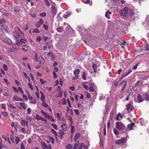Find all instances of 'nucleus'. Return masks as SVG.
<instances>
[{"instance_id":"f257e3e1","label":"nucleus","mask_w":149,"mask_h":149,"mask_svg":"<svg viewBox=\"0 0 149 149\" xmlns=\"http://www.w3.org/2000/svg\"><path fill=\"white\" fill-rule=\"evenodd\" d=\"M0 39L3 42L9 45H10L12 43V41L10 39L6 37V36L0 34Z\"/></svg>"},{"instance_id":"f03ea898","label":"nucleus","mask_w":149,"mask_h":149,"mask_svg":"<svg viewBox=\"0 0 149 149\" xmlns=\"http://www.w3.org/2000/svg\"><path fill=\"white\" fill-rule=\"evenodd\" d=\"M22 34V33L20 30L19 27H16L15 28V32H13V34L15 38H17Z\"/></svg>"},{"instance_id":"7ed1b4c3","label":"nucleus","mask_w":149,"mask_h":149,"mask_svg":"<svg viewBox=\"0 0 149 149\" xmlns=\"http://www.w3.org/2000/svg\"><path fill=\"white\" fill-rule=\"evenodd\" d=\"M128 8L125 7L119 11V13L121 16H126L128 14Z\"/></svg>"},{"instance_id":"20e7f679","label":"nucleus","mask_w":149,"mask_h":149,"mask_svg":"<svg viewBox=\"0 0 149 149\" xmlns=\"http://www.w3.org/2000/svg\"><path fill=\"white\" fill-rule=\"evenodd\" d=\"M53 4H52V6L51 8V16L52 17H54L57 13V10L55 7V4L54 3H53Z\"/></svg>"},{"instance_id":"39448f33","label":"nucleus","mask_w":149,"mask_h":149,"mask_svg":"<svg viewBox=\"0 0 149 149\" xmlns=\"http://www.w3.org/2000/svg\"><path fill=\"white\" fill-rule=\"evenodd\" d=\"M116 128L119 130H121L124 129L125 127L122 123L119 122L115 123Z\"/></svg>"},{"instance_id":"423d86ee","label":"nucleus","mask_w":149,"mask_h":149,"mask_svg":"<svg viewBox=\"0 0 149 149\" xmlns=\"http://www.w3.org/2000/svg\"><path fill=\"white\" fill-rule=\"evenodd\" d=\"M8 109L9 111L15 112V111L16 109V107H15L13 104H7Z\"/></svg>"},{"instance_id":"0eeeda50","label":"nucleus","mask_w":149,"mask_h":149,"mask_svg":"<svg viewBox=\"0 0 149 149\" xmlns=\"http://www.w3.org/2000/svg\"><path fill=\"white\" fill-rule=\"evenodd\" d=\"M127 141L126 138H122L120 139L117 140L116 141V144H119L120 143H123L125 142H126Z\"/></svg>"},{"instance_id":"6e6552de","label":"nucleus","mask_w":149,"mask_h":149,"mask_svg":"<svg viewBox=\"0 0 149 149\" xmlns=\"http://www.w3.org/2000/svg\"><path fill=\"white\" fill-rule=\"evenodd\" d=\"M43 23V19H40L39 21L36 22L35 24V26L37 28L40 27L41 26Z\"/></svg>"},{"instance_id":"1a4fd4ad","label":"nucleus","mask_w":149,"mask_h":149,"mask_svg":"<svg viewBox=\"0 0 149 149\" xmlns=\"http://www.w3.org/2000/svg\"><path fill=\"white\" fill-rule=\"evenodd\" d=\"M79 72L80 70L78 69L74 71V74L75 76L73 78V80L76 79L78 78L79 76L78 74H79Z\"/></svg>"},{"instance_id":"9d476101","label":"nucleus","mask_w":149,"mask_h":149,"mask_svg":"<svg viewBox=\"0 0 149 149\" xmlns=\"http://www.w3.org/2000/svg\"><path fill=\"white\" fill-rule=\"evenodd\" d=\"M41 146L44 149H51V147L50 145L48 146L44 142H42L41 143Z\"/></svg>"},{"instance_id":"9b49d317","label":"nucleus","mask_w":149,"mask_h":149,"mask_svg":"<svg viewBox=\"0 0 149 149\" xmlns=\"http://www.w3.org/2000/svg\"><path fill=\"white\" fill-rule=\"evenodd\" d=\"M133 108V106L131 104H128L126 105V109L129 112L132 110Z\"/></svg>"},{"instance_id":"f8f14e48","label":"nucleus","mask_w":149,"mask_h":149,"mask_svg":"<svg viewBox=\"0 0 149 149\" xmlns=\"http://www.w3.org/2000/svg\"><path fill=\"white\" fill-rule=\"evenodd\" d=\"M45 3L46 5L48 6H50V4H53V3H54L51 0H44Z\"/></svg>"},{"instance_id":"ddd939ff","label":"nucleus","mask_w":149,"mask_h":149,"mask_svg":"<svg viewBox=\"0 0 149 149\" xmlns=\"http://www.w3.org/2000/svg\"><path fill=\"white\" fill-rule=\"evenodd\" d=\"M123 118V116L122 114L120 113H118L116 118V120H120Z\"/></svg>"},{"instance_id":"4468645a","label":"nucleus","mask_w":149,"mask_h":149,"mask_svg":"<svg viewBox=\"0 0 149 149\" xmlns=\"http://www.w3.org/2000/svg\"><path fill=\"white\" fill-rule=\"evenodd\" d=\"M135 124L133 123H132L131 124L128 125L127 126V130H131L132 129L133 126Z\"/></svg>"},{"instance_id":"2eb2a0df","label":"nucleus","mask_w":149,"mask_h":149,"mask_svg":"<svg viewBox=\"0 0 149 149\" xmlns=\"http://www.w3.org/2000/svg\"><path fill=\"white\" fill-rule=\"evenodd\" d=\"M40 112L42 115L46 118L47 119L48 117H49V115L43 110H41Z\"/></svg>"},{"instance_id":"dca6fc26","label":"nucleus","mask_w":149,"mask_h":149,"mask_svg":"<svg viewBox=\"0 0 149 149\" xmlns=\"http://www.w3.org/2000/svg\"><path fill=\"white\" fill-rule=\"evenodd\" d=\"M25 38L24 37L23 38L21 39L20 40H17V41L19 44L22 43H26L27 42Z\"/></svg>"},{"instance_id":"f3484780","label":"nucleus","mask_w":149,"mask_h":149,"mask_svg":"<svg viewBox=\"0 0 149 149\" xmlns=\"http://www.w3.org/2000/svg\"><path fill=\"white\" fill-rule=\"evenodd\" d=\"M16 43L13 45V47L15 49H18L19 48V43L17 42V40H16Z\"/></svg>"},{"instance_id":"a211bd4d","label":"nucleus","mask_w":149,"mask_h":149,"mask_svg":"<svg viewBox=\"0 0 149 149\" xmlns=\"http://www.w3.org/2000/svg\"><path fill=\"white\" fill-rule=\"evenodd\" d=\"M13 99L15 101H22V100L21 98L16 95L13 96Z\"/></svg>"},{"instance_id":"6ab92c4d","label":"nucleus","mask_w":149,"mask_h":149,"mask_svg":"<svg viewBox=\"0 0 149 149\" xmlns=\"http://www.w3.org/2000/svg\"><path fill=\"white\" fill-rule=\"evenodd\" d=\"M40 93L41 94L40 100L42 102H44L45 100V97L44 95V94L42 91H40Z\"/></svg>"},{"instance_id":"aec40b11","label":"nucleus","mask_w":149,"mask_h":149,"mask_svg":"<svg viewBox=\"0 0 149 149\" xmlns=\"http://www.w3.org/2000/svg\"><path fill=\"white\" fill-rule=\"evenodd\" d=\"M111 14V13L110 11H107L106 12L105 16L107 19H109Z\"/></svg>"},{"instance_id":"412c9836","label":"nucleus","mask_w":149,"mask_h":149,"mask_svg":"<svg viewBox=\"0 0 149 149\" xmlns=\"http://www.w3.org/2000/svg\"><path fill=\"white\" fill-rule=\"evenodd\" d=\"M2 137L4 138L6 141H8L10 144L11 143L9 139V138L8 135H7L6 136L4 135H3L2 136Z\"/></svg>"},{"instance_id":"4be33fe9","label":"nucleus","mask_w":149,"mask_h":149,"mask_svg":"<svg viewBox=\"0 0 149 149\" xmlns=\"http://www.w3.org/2000/svg\"><path fill=\"white\" fill-rule=\"evenodd\" d=\"M22 49L24 51H26L28 49V47L27 45L25 44L22 45Z\"/></svg>"},{"instance_id":"5701e85b","label":"nucleus","mask_w":149,"mask_h":149,"mask_svg":"<svg viewBox=\"0 0 149 149\" xmlns=\"http://www.w3.org/2000/svg\"><path fill=\"white\" fill-rule=\"evenodd\" d=\"M19 105L24 109H26L27 108L26 104L25 103L21 102L19 104Z\"/></svg>"},{"instance_id":"b1692460","label":"nucleus","mask_w":149,"mask_h":149,"mask_svg":"<svg viewBox=\"0 0 149 149\" xmlns=\"http://www.w3.org/2000/svg\"><path fill=\"white\" fill-rule=\"evenodd\" d=\"M59 137L61 139H62L63 136L64 135V133L62 130H59Z\"/></svg>"},{"instance_id":"393cba45","label":"nucleus","mask_w":149,"mask_h":149,"mask_svg":"<svg viewBox=\"0 0 149 149\" xmlns=\"http://www.w3.org/2000/svg\"><path fill=\"white\" fill-rule=\"evenodd\" d=\"M92 67L94 72L96 73L97 71L96 69L97 67V65L96 64H94L92 65Z\"/></svg>"},{"instance_id":"a878e982","label":"nucleus","mask_w":149,"mask_h":149,"mask_svg":"<svg viewBox=\"0 0 149 149\" xmlns=\"http://www.w3.org/2000/svg\"><path fill=\"white\" fill-rule=\"evenodd\" d=\"M40 63L41 64H43L45 63V60L42 57H40L39 58Z\"/></svg>"},{"instance_id":"bb28decb","label":"nucleus","mask_w":149,"mask_h":149,"mask_svg":"<svg viewBox=\"0 0 149 149\" xmlns=\"http://www.w3.org/2000/svg\"><path fill=\"white\" fill-rule=\"evenodd\" d=\"M137 98L139 102H141L143 101L142 97L140 94L138 95Z\"/></svg>"},{"instance_id":"cd10ccee","label":"nucleus","mask_w":149,"mask_h":149,"mask_svg":"<svg viewBox=\"0 0 149 149\" xmlns=\"http://www.w3.org/2000/svg\"><path fill=\"white\" fill-rule=\"evenodd\" d=\"M62 129L63 131H65L67 129V126L66 124H63L61 126Z\"/></svg>"},{"instance_id":"c85d7f7f","label":"nucleus","mask_w":149,"mask_h":149,"mask_svg":"<svg viewBox=\"0 0 149 149\" xmlns=\"http://www.w3.org/2000/svg\"><path fill=\"white\" fill-rule=\"evenodd\" d=\"M71 15V13L70 12H68L67 13V14L64 15L63 16V17L65 18H66L68 17Z\"/></svg>"},{"instance_id":"c756f323","label":"nucleus","mask_w":149,"mask_h":149,"mask_svg":"<svg viewBox=\"0 0 149 149\" xmlns=\"http://www.w3.org/2000/svg\"><path fill=\"white\" fill-rule=\"evenodd\" d=\"M37 89V91L36 92L35 94L36 96L38 99H39L40 97L39 93L38 92V89L37 87H36Z\"/></svg>"},{"instance_id":"7c9ffc66","label":"nucleus","mask_w":149,"mask_h":149,"mask_svg":"<svg viewBox=\"0 0 149 149\" xmlns=\"http://www.w3.org/2000/svg\"><path fill=\"white\" fill-rule=\"evenodd\" d=\"M0 148L1 149H7V147L6 145H3L1 143H0Z\"/></svg>"},{"instance_id":"2f4dec72","label":"nucleus","mask_w":149,"mask_h":149,"mask_svg":"<svg viewBox=\"0 0 149 149\" xmlns=\"http://www.w3.org/2000/svg\"><path fill=\"white\" fill-rule=\"evenodd\" d=\"M36 119L38 120H43V118L40 116H39L37 114L36 115Z\"/></svg>"},{"instance_id":"473e14b6","label":"nucleus","mask_w":149,"mask_h":149,"mask_svg":"<svg viewBox=\"0 0 149 149\" xmlns=\"http://www.w3.org/2000/svg\"><path fill=\"white\" fill-rule=\"evenodd\" d=\"M145 22L149 26V16H148L146 18Z\"/></svg>"},{"instance_id":"72a5a7b5","label":"nucleus","mask_w":149,"mask_h":149,"mask_svg":"<svg viewBox=\"0 0 149 149\" xmlns=\"http://www.w3.org/2000/svg\"><path fill=\"white\" fill-rule=\"evenodd\" d=\"M56 30L58 32L61 33L63 31V29L60 26L58 28H57Z\"/></svg>"},{"instance_id":"f704fd0d","label":"nucleus","mask_w":149,"mask_h":149,"mask_svg":"<svg viewBox=\"0 0 149 149\" xmlns=\"http://www.w3.org/2000/svg\"><path fill=\"white\" fill-rule=\"evenodd\" d=\"M36 99H33L30 102V103L31 104H35L36 103Z\"/></svg>"},{"instance_id":"c9c22d12","label":"nucleus","mask_w":149,"mask_h":149,"mask_svg":"<svg viewBox=\"0 0 149 149\" xmlns=\"http://www.w3.org/2000/svg\"><path fill=\"white\" fill-rule=\"evenodd\" d=\"M72 145L70 144L67 145L66 146V149H72Z\"/></svg>"},{"instance_id":"e433bc0d","label":"nucleus","mask_w":149,"mask_h":149,"mask_svg":"<svg viewBox=\"0 0 149 149\" xmlns=\"http://www.w3.org/2000/svg\"><path fill=\"white\" fill-rule=\"evenodd\" d=\"M11 126L12 128H14L15 130H17V127L15 126V123L14 122H12L11 123Z\"/></svg>"},{"instance_id":"4c0bfd02","label":"nucleus","mask_w":149,"mask_h":149,"mask_svg":"<svg viewBox=\"0 0 149 149\" xmlns=\"http://www.w3.org/2000/svg\"><path fill=\"white\" fill-rule=\"evenodd\" d=\"M71 132L73 134L75 131V128L74 127L73 125L71 126Z\"/></svg>"},{"instance_id":"58836bf2","label":"nucleus","mask_w":149,"mask_h":149,"mask_svg":"<svg viewBox=\"0 0 149 149\" xmlns=\"http://www.w3.org/2000/svg\"><path fill=\"white\" fill-rule=\"evenodd\" d=\"M40 81L41 83L42 84H44L47 82L46 80H44L42 79H40Z\"/></svg>"},{"instance_id":"ea45409f","label":"nucleus","mask_w":149,"mask_h":149,"mask_svg":"<svg viewBox=\"0 0 149 149\" xmlns=\"http://www.w3.org/2000/svg\"><path fill=\"white\" fill-rule=\"evenodd\" d=\"M33 33H39L40 31L38 29H35L33 31Z\"/></svg>"},{"instance_id":"a19ab883","label":"nucleus","mask_w":149,"mask_h":149,"mask_svg":"<svg viewBox=\"0 0 149 149\" xmlns=\"http://www.w3.org/2000/svg\"><path fill=\"white\" fill-rule=\"evenodd\" d=\"M77 29L79 31V32H81V33L82 31H81L84 30V28L78 27L77 28Z\"/></svg>"},{"instance_id":"79ce46f5","label":"nucleus","mask_w":149,"mask_h":149,"mask_svg":"<svg viewBox=\"0 0 149 149\" xmlns=\"http://www.w3.org/2000/svg\"><path fill=\"white\" fill-rule=\"evenodd\" d=\"M132 72V70H131V69H130L128 70V72H127L126 74L125 75V76H124L123 75H122V77H126V76H127L130 73H131Z\"/></svg>"},{"instance_id":"37998d69","label":"nucleus","mask_w":149,"mask_h":149,"mask_svg":"<svg viewBox=\"0 0 149 149\" xmlns=\"http://www.w3.org/2000/svg\"><path fill=\"white\" fill-rule=\"evenodd\" d=\"M47 93L48 94H49V93H50L52 90V88L51 87H47Z\"/></svg>"},{"instance_id":"c03bdc74","label":"nucleus","mask_w":149,"mask_h":149,"mask_svg":"<svg viewBox=\"0 0 149 149\" xmlns=\"http://www.w3.org/2000/svg\"><path fill=\"white\" fill-rule=\"evenodd\" d=\"M42 106L45 108H47L48 107V104L44 102H43L42 104Z\"/></svg>"},{"instance_id":"a18cd8bd","label":"nucleus","mask_w":149,"mask_h":149,"mask_svg":"<svg viewBox=\"0 0 149 149\" xmlns=\"http://www.w3.org/2000/svg\"><path fill=\"white\" fill-rule=\"evenodd\" d=\"M18 90H17L19 92H20L22 94H23L24 93V92L23 91L22 88L20 87H18Z\"/></svg>"},{"instance_id":"49530a36","label":"nucleus","mask_w":149,"mask_h":149,"mask_svg":"<svg viewBox=\"0 0 149 149\" xmlns=\"http://www.w3.org/2000/svg\"><path fill=\"white\" fill-rule=\"evenodd\" d=\"M80 136V134L79 133H77L75 134L74 137V139L75 140L77 139Z\"/></svg>"},{"instance_id":"de8ad7c7","label":"nucleus","mask_w":149,"mask_h":149,"mask_svg":"<svg viewBox=\"0 0 149 149\" xmlns=\"http://www.w3.org/2000/svg\"><path fill=\"white\" fill-rule=\"evenodd\" d=\"M47 119H50V120L52 122H54L55 121V119L54 118L50 116H49V117H48Z\"/></svg>"},{"instance_id":"09e8293b","label":"nucleus","mask_w":149,"mask_h":149,"mask_svg":"<svg viewBox=\"0 0 149 149\" xmlns=\"http://www.w3.org/2000/svg\"><path fill=\"white\" fill-rule=\"evenodd\" d=\"M33 54H35V56L34 58V59L36 60L37 61L38 60V56L36 52L35 51H34L33 52Z\"/></svg>"},{"instance_id":"8fccbe9b","label":"nucleus","mask_w":149,"mask_h":149,"mask_svg":"<svg viewBox=\"0 0 149 149\" xmlns=\"http://www.w3.org/2000/svg\"><path fill=\"white\" fill-rule=\"evenodd\" d=\"M64 80L62 79H61L59 80V84L62 86Z\"/></svg>"},{"instance_id":"3c124183","label":"nucleus","mask_w":149,"mask_h":149,"mask_svg":"<svg viewBox=\"0 0 149 149\" xmlns=\"http://www.w3.org/2000/svg\"><path fill=\"white\" fill-rule=\"evenodd\" d=\"M49 139L50 140V141L51 142L54 144V139L53 137L50 136L49 137Z\"/></svg>"},{"instance_id":"603ef678","label":"nucleus","mask_w":149,"mask_h":149,"mask_svg":"<svg viewBox=\"0 0 149 149\" xmlns=\"http://www.w3.org/2000/svg\"><path fill=\"white\" fill-rule=\"evenodd\" d=\"M62 103L63 104H65L66 103V99L65 98L61 100Z\"/></svg>"},{"instance_id":"864d4df0","label":"nucleus","mask_w":149,"mask_h":149,"mask_svg":"<svg viewBox=\"0 0 149 149\" xmlns=\"http://www.w3.org/2000/svg\"><path fill=\"white\" fill-rule=\"evenodd\" d=\"M25 121L24 120H22L21 121V124L22 125L25 126Z\"/></svg>"},{"instance_id":"5fc2aeb1","label":"nucleus","mask_w":149,"mask_h":149,"mask_svg":"<svg viewBox=\"0 0 149 149\" xmlns=\"http://www.w3.org/2000/svg\"><path fill=\"white\" fill-rule=\"evenodd\" d=\"M56 117H57V119H58V120H59L61 118V116L59 113H57L56 114Z\"/></svg>"},{"instance_id":"6e6d98bb","label":"nucleus","mask_w":149,"mask_h":149,"mask_svg":"<svg viewBox=\"0 0 149 149\" xmlns=\"http://www.w3.org/2000/svg\"><path fill=\"white\" fill-rule=\"evenodd\" d=\"M3 68L4 70L7 71L8 70V67L5 64H3Z\"/></svg>"},{"instance_id":"4d7b16f0","label":"nucleus","mask_w":149,"mask_h":149,"mask_svg":"<svg viewBox=\"0 0 149 149\" xmlns=\"http://www.w3.org/2000/svg\"><path fill=\"white\" fill-rule=\"evenodd\" d=\"M5 22V20L4 19H0V23L1 24H3Z\"/></svg>"},{"instance_id":"13d9d810","label":"nucleus","mask_w":149,"mask_h":149,"mask_svg":"<svg viewBox=\"0 0 149 149\" xmlns=\"http://www.w3.org/2000/svg\"><path fill=\"white\" fill-rule=\"evenodd\" d=\"M52 126L55 130H57V125L56 124H52Z\"/></svg>"},{"instance_id":"bf43d9fd","label":"nucleus","mask_w":149,"mask_h":149,"mask_svg":"<svg viewBox=\"0 0 149 149\" xmlns=\"http://www.w3.org/2000/svg\"><path fill=\"white\" fill-rule=\"evenodd\" d=\"M39 15L42 17H45L46 15V14L45 13H40L39 14Z\"/></svg>"},{"instance_id":"052dcab7","label":"nucleus","mask_w":149,"mask_h":149,"mask_svg":"<svg viewBox=\"0 0 149 149\" xmlns=\"http://www.w3.org/2000/svg\"><path fill=\"white\" fill-rule=\"evenodd\" d=\"M67 101L68 103V104L69 105V107L71 108V104L70 103V101L69 100V99L68 98L67 99Z\"/></svg>"},{"instance_id":"680f3d73","label":"nucleus","mask_w":149,"mask_h":149,"mask_svg":"<svg viewBox=\"0 0 149 149\" xmlns=\"http://www.w3.org/2000/svg\"><path fill=\"white\" fill-rule=\"evenodd\" d=\"M85 75H86V73H85V72H84L83 73V75L82 76V78L84 80H85L86 79Z\"/></svg>"},{"instance_id":"e2e57ef3","label":"nucleus","mask_w":149,"mask_h":149,"mask_svg":"<svg viewBox=\"0 0 149 149\" xmlns=\"http://www.w3.org/2000/svg\"><path fill=\"white\" fill-rule=\"evenodd\" d=\"M1 108L3 109H6V107L5 104H3L1 105Z\"/></svg>"},{"instance_id":"0e129e2a","label":"nucleus","mask_w":149,"mask_h":149,"mask_svg":"<svg viewBox=\"0 0 149 149\" xmlns=\"http://www.w3.org/2000/svg\"><path fill=\"white\" fill-rule=\"evenodd\" d=\"M51 131L55 135L57 136V133L56 131L54 130L53 129H52Z\"/></svg>"},{"instance_id":"69168bd1","label":"nucleus","mask_w":149,"mask_h":149,"mask_svg":"<svg viewBox=\"0 0 149 149\" xmlns=\"http://www.w3.org/2000/svg\"><path fill=\"white\" fill-rule=\"evenodd\" d=\"M126 84V81H125V80H124L121 81V82L120 83V86H123V85H124V83Z\"/></svg>"},{"instance_id":"338daca9","label":"nucleus","mask_w":149,"mask_h":149,"mask_svg":"<svg viewBox=\"0 0 149 149\" xmlns=\"http://www.w3.org/2000/svg\"><path fill=\"white\" fill-rule=\"evenodd\" d=\"M15 141L16 142V143L17 144L18 143L19 141V138L17 136H16L15 137Z\"/></svg>"},{"instance_id":"774afa93","label":"nucleus","mask_w":149,"mask_h":149,"mask_svg":"<svg viewBox=\"0 0 149 149\" xmlns=\"http://www.w3.org/2000/svg\"><path fill=\"white\" fill-rule=\"evenodd\" d=\"M43 27L47 31L48 30V26L45 24H44L43 25Z\"/></svg>"}]
</instances>
